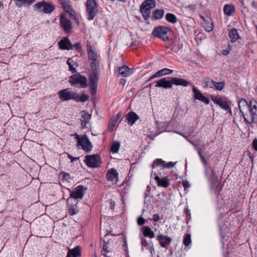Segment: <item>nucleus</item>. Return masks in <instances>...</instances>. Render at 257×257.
Returning <instances> with one entry per match:
<instances>
[{"label":"nucleus","instance_id":"1","mask_svg":"<svg viewBox=\"0 0 257 257\" xmlns=\"http://www.w3.org/2000/svg\"><path fill=\"white\" fill-rule=\"evenodd\" d=\"M87 52L90 67H99V56L95 47L92 46L90 43H88L87 44Z\"/></svg>","mask_w":257,"mask_h":257},{"label":"nucleus","instance_id":"2","mask_svg":"<svg viewBox=\"0 0 257 257\" xmlns=\"http://www.w3.org/2000/svg\"><path fill=\"white\" fill-rule=\"evenodd\" d=\"M156 6V2L153 0H146L140 6V11L145 20H148L151 15L152 9Z\"/></svg>","mask_w":257,"mask_h":257},{"label":"nucleus","instance_id":"3","mask_svg":"<svg viewBox=\"0 0 257 257\" xmlns=\"http://www.w3.org/2000/svg\"><path fill=\"white\" fill-rule=\"evenodd\" d=\"M69 82L71 85L78 88H85L87 86V78L80 73L74 74L69 77Z\"/></svg>","mask_w":257,"mask_h":257},{"label":"nucleus","instance_id":"4","mask_svg":"<svg viewBox=\"0 0 257 257\" xmlns=\"http://www.w3.org/2000/svg\"><path fill=\"white\" fill-rule=\"evenodd\" d=\"M211 100L216 104L218 105L222 109L228 110V112L232 115V111L230 107L231 101L227 98H222L220 95H211Z\"/></svg>","mask_w":257,"mask_h":257},{"label":"nucleus","instance_id":"5","mask_svg":"<svg viewBox=\"0 0 257 257\" xmlns=\"http://www.w3.org/2000/svg\"><path fill=\"white\" fill-rule=\"evenodd\" d=\"M205 168V173L207 176H208L209 173L211 172V175L209 178V183L211 189L213 190L215 193L219 192L220 191V187L217 183L218 177L216 176L215 173L213 172L210 167H208V165Z\"/></svg>","mask_w":257,"mask_h":257},{"label":"nucleus","instance_id":"6","mask_svg":"<svg viewBox=\"0 0 257 257\" xmlns=\"http://www.w3.org/2000/svg\"><path fill=\"white\" fill-rule=\"evenodd\" d=\"M34 8L37 12L44 14H51L55 9L54 5L44 1L35 4Z\"/></svg>","mask_w":257,"mask_h":257},{"label":"nucleus","instance_id":"7","mask_svg":"<svg viewBox=\"0 0 257 257\" xmlns=\"http://www.w3.org/2000/svg\"><path fill=\"white\" fill-rule=\"evenodd\" d=\"M87 19L92 20L97 13V4L95 0H87L86 4Z\"/></svg>","mask_w":257,"mask_h":257},{"label":"nucleus","instance_id":"8","mask_svg":"<svg viewBox=\"0 0 257 257\" xmlns=\"http://www.w3.org/2000/svg\"><path fill=\"white\" fill-rule=\"evenodd\" d=\"M84 161L88 167H98L100 165V157L99 155H87L85 157Z\"/></svg>","mask_w":257,"mask_h":257},{"label":"nucleus","instance_id":"9","mask_svg":"<svg viewBox=\"0 0 257 257\" xmlns=\"http://www.w3.org/2000/svg\"><path fill=\"white\" fill-rule=\"evenodd\" d=\"M77 146H81V149L86 152H90L93 148L91 143L86 135H82L80 140L77 144Z\"/></svg>","mask_w":257,"mask_h":257},{"label":"nucleus","instance_id":"10","mask_svg":"<svg viewBox=\"0 0 257 257\" xmlns=\"http://www.w3.org/2000/svg\"><path fill=\"white\" fill-rule=\"evenodd\" d=\"M58 95L61 100L67 101L70 99L75 100L76 93L72 91L69 88H66L59 91Z\"/></svg>","mask_w":257,"mask_h":257},{"label":"nucleus","instance_id":"11","mask_svg":"<svg viewBox=\"0 0 257 257\" xmlns=\"http://www.w3.org/2000/svg\"><path fill=\"white\" fill-rule=\"evenodd\" d=\"M161 165V159H157L154 161L152 165V172L151 174V178H154V180L156 181V183L159 187L161 186V179L157 175V171L158 170L157 168L160 167Z\"/></svg>","mask_w":257,"mask_h":257},{"label":"nucleus","instance_id":"12","mask_svg":"<svg viewBox=\"0 0 257 257\" xmlns=\"http://www.w3.org/2000/svg\"><path fill=\"white\" fill-rule=\"evenodd\" d=\"M86 188L81 185H79L75 187L74 189L70 192V197L75 199H81L85 193Z\"/></svg>","mask_w":257,"mask_h":257},{"label":"nucleus","instance_id":"13","mask_svg":"<svg viewBox=\"0 0 257 257\" xmlns=\"http://www.w3.org/2000/svg\"><path fill=\"white\" fill-rule=\"evenodd\" d=\"M60 24L61 27L66 32H70L72 29V23L65 14H62L60 16Z\"/></svg>","mask_w":257,"mask_h":257},{"label":"nucleus","instance_id":"14","mask_svg":"<svg viewBox=\"0 0 257 257\" xmlns=\"http://www.w3.org/2000/svg\"><path fill=\"white\" fill-rule=\"evenodd\" d=\"M106 178L108 181L112 184H116L118 181V174L116 169L111 168L109 169L106 174Z\"/></svg>","mask_w":257,"mask_h":257},{"label":"nucleus","instance_id":"15","mask_svg":"<svg viewBox=\"0 0 257 257\" xmlns=\"http://www.w3.org/2000/svg\"><path fill=\"white\" fill-rule=\"evenodd\" d=\"M192 91L194 93V97L195 99L201 101L205 104H208L209 103V99L204 96L196 87L194 86L192 88Z\"/></svg>","mask_w":257,"mask_h":257},{"label":"nucleus","instance_id":"16","mask_svg":"<svg viewBox=\"0 0 257 257\" xmlns=\"http://www.w3.org/2000/svg\"><path fill=\"white\" fill-rule=\"evenodd\" d=\"M80 113L81 116L80 119L81 127L82 128H86L87 127V124H88L90 119L91 115L85 111H81Z\"/></svg>","mask_w":257,"mask_h":257},{"label":"nucleus","instance_id":"17","mask_svg":"<svg viewBox=\"0 0 257 257\" xmlns=\"http://www.w3.org/2000/svg\"><path fill=\"white\" fill-rule=\"evenodd\" d=\"M91 68L92 71L89 75L90 83H97L99 75V67Z\"/></svg>","mask_w":257,"mask_h":257},{"label":"nucleus","instance_id":"18","mask_svg":"<svg viewBox=\"0 0 257 257\" xmlns=\"http://www.w3.org/2000/svg\"><path fill=\"white\" fill-rule=\"evenodd\" d=\"M125 118L128 124L132 126L139 119V116L136 112L131 111L126 114Z\"/></svg>","mask_w":257,"mask_h":257},{"label":"nucleus","instance_id":"19","mask_svg":"<svg viewBox=\"0 0 257 257\" xmlns=\"http://www.w3.org/2000/svg\"><path fill=\"white\" fill-rule=\"evenodd\" d=\"M58 44L60 49L61 50H69L73 49L71 43L67 38H65L61 40Z\"/></svg>","mask_w":257,"mask_h":257},{"label":"nucleus","instance_id":"20","mask_svg":"<svg viewBox=\"0 0 257 257\" xmlns=\"http://www.w3.org/2000/svg\"><path fill=\"white\" fill-rule=\"evenodd\" d=\"M81 255V247L77 246L74 248L69 249L66 257H79Z\"/></svg>","mask_w":257,"mask_h":257},{"label":"nucleus","instance_id":"21","mask_svg":"<svg viewBox=\"0 0 257 257\" xmlns=\"http://www.w3.org/2000/svg\"><path fill=\"white\" fill-rule=\"evenodd\" d=\"M190 142L194 146L196 150H198V154L200 158L202 164L204 165V167H206V166L208 165V162L209 160V156L205 157L202 154V152L201 150H199L197 147V146L192 142L190 141Z\"/></svg>","mask_w":257,"mask_h":257},{"label":"nucleus","instance_id":"22","mask_svg":"<svg viewBox=\"0 0 257 257\" xmlns=\"http://www.w3.org/2000/svg\"><path fill=\"white\" fill-rule=\"evenodd\" d=\"M190 142L194 146L196 150H198V154L200 158L202 164L204 165V167H206V166L208 165V162L209 160V156L205 157L202 154V152L201 150H199L197 147V146L192 142L190 141Z\"/></svg>","mask_w":257,"mask_h":257},{"label":"nucleus","instance_id":"23","mask_svg":"<svg viewBox=\"0 0 257 257\" xmlns=\"http://www.w3.org/2000/svg\"><path fill=\"white\" fill-rule=\"evenodd\" d=\"M172 83L176 85H181L184 87H187L190 84L189 82L186 80L178 77L172 78Z\"/></svg>","mask_w":257,"mask_h":257},{"label":"nucleus","instance_id":"24","mask_svg":"<svg viewBox=\"0 0 257 257\" xmlns=\"http://www.w3.org/2000/svg\"><path fill=\"white\" fill-rule=\"evenodd\" d=\"M67 64L69 66V70L72 73L76 72V68L78 67V63L74 60L73 58L67 59Z\"/></svg>","mask_w":257,"mask_h":257},{"label":"nucleus","instance_id":"25","mask_svg":"<svg viewBox=\"0 0 257 257\" xmlns=\"http://www.w3.org/2000/svg\"><path fill=\"white\" fill-rule=\"evenodd\" d=\"M118 72L122 77H127L132 73L130 69L126 65L119 67L118 69Z\"/></svg>","mask_w":257,"mask_h":257},{"label":"nucleus","instance_id":"26","mask_svg":"<svg viewBox=\"0 0 257 257\" xmlns=\"http://www.w3.org/2000/svg\"><path fill=\"white\" fill-rule=\"evenodd\" d=\"M59 1L66 12L69 13L72 11V6L69 0H59Z\"/></svg>","mask_w":257,"mask_h":257},{"label":"nucleus","instance_id":"27","mask_svg":"<svg viewBox=\"0 0 257 257\" xmlns=\"http://www.w3.org/2000/svg\"><path fill=\"white\" fill-rule=\"evenodd\" d=\"M229 37L232 43L235 42L238 39L240 38L236 29H232L229 31Z\"/></svg>","mask_w":257,"mask_h":257},{"label":"nucleus","instance_id":"28","mask_svg":"<svg viewBox=\"0 0 257 257\" xmlns=\"http://www.w3.org/2000/svg\"><path fill=\"white\" fill-rule=\"evenodd\" d=\"M203 83L204 84V88H209L214 89L215 81L213 80L210 78H205L203 80Z\"/></svg>","mask_w":257,"mask_h":257},{"label":"nucleus","instance_id":"29","mask_svg":"<svg viewBox=\"0 0 257 257\" xmlns=\"http://www.w3.org/2000/svg\"><path fill=\"white\" fill-rule=\"evenodd\" d=\"M166 20L172 24H175L177 22V18L175 15L172 13H167L165 16Z\"/></svg>","mask_w":257,"mask_h":257},{"label":"nucleus","instance_id":"30","mask_svg":"<svg viewBox=\"0 0 257 257\" xmlns=\"http://www.w3.org/2000/svg\"><path fill=\"white\" fill-rule=\"evenodd\" d=\"M223 11L225 15L231 16L234 11V8L231 5H225L223 8Z\"/></svg>","mask_w":257,"mask_h":257},{"label":"nucleus","instance_id":"31","mask_svg":"<svg viewBox=\"0 0 257 257\" xmlns=\"http://www.w3.org/2000/svg\"><path fill=\"white\" fill-rule=\"evenodd\" d=\"M202 25L205 30L207 32H211L213 29V24L212 22L204 20Z\"/></svg>","mask_w":257,"mask_h":257},{"label":"nucleus","instance_id":"32","mask_svg":"<svg viewBox=\"0 0 257 257\" xmlns=\"http://www.w3.org/2000/svg\"><path fill=\"white\" fill-rule=\"evenodd\" d=\"M89 99V96L85 94H82L80 95L76 93L75 100L77 102H85Z\"/></svg>","mask_w":257,"mask_h":257},{"label":"nucleus","instance_id":"33","mask_svg":"<svg viewBox=\"0 0 257 257\" xmlns=\"http://www.w3.org/2000/svg\"><path fill=\"white\" fill-rule=\"evenodd\" d=\"M143 234L145 236H149L150 238H153L155 236L154 232L148 226L144 227Z\"/></svg>","mask_w":257,"mask_h":257},{"label":"nucleus","instance_id":"34","mask_svg":"<svg viewBox=\"0 0 257 257\" xmlns=\"http://www.w3.org/2000/svg\"><path fill=\"white\" fill-rule=\"evenodd\" d=\"M110 252H111V250L108 249V244L104 241L102 248V254L106 257H111L108 255Z\"/></svg>","mask_w":257,"mask_h":257},{"label":"nucleus","instance_id":"35","mask_svg":"<svg viewBox=\"0 0 257 257\" xmlns=\"http://www.w3.org/2000/svg\"><path fill=\"white\" fill-rule=\"evenodd\" d=\"M172 78L171 80H166L165 78L162 79V87L171 88L172 87Z\"/></svg>","mask_w":257,"mask_h":257},{"label":"nucleus","instance_id":"36","mask_svg":"<svg viewBox=\"0 0 257 257\" xmlns=\"http://www.w3.org/2000/svg\"><path fill=\"white\" fill-rule=\"evenodd\" d=\"M172 241L171 237L162 235V247H165L169 244Z\"/></svg>","mask_w":257,"mask_h":257},{"label":"nucleus","instance_id":"37","mask_svg":"<svg viewBox=\"0 0 257 257\" xmlns=\"http://www.w3.org/2000/svg\"><path fill=\"white\" fill-rule=\"evenodd\" d=\"M225 82L224 81L221 82L215 81L214 89L218 91L222 90L225 87Z\"/></svg>","mask_w":257,"mask_h":257},{"label":"nucleus","instance_id":"38","mask_svg":"<svg viewBox=\"0 0 257 257\" xmlns=\"http://www.w3.org/2000/svg\"><path fill=\"white\" fill-rule=\"evenodd\" d=\"M120 143L118 142H113L111 147V151L113 153H116L118 152L120 148Z\"/></svg>","mask_w":257,"mask_h":257},{"label":"nucleus","instance_id":"39","mask_svg":"<svg viewBox=\"0 0 257 257\" xmlns=\"http://www.w3.org/2000/svg\"><path fill=\"white\" fill-rule=\"evenodd\" d=\"M165 34L168 36L173 35L172 31L171 29L166 26H162V38L163 39V34Z\"/></svg>","mask_w":257,"mask_h":257},{"label":"nucleus","instance_id":"40","mask_svg":"<svg viewBox=\"0 0 257 257\" xmlns=\"http://www.w3.org/2000/svg\"><path fill=\"white\" fill-rule=\"evenodd\" d=\"M176 163L177 162L173 163L172 162L166 163L165 161H163L162 160V167H163L164 168H166L167 169H170L173 168Z\"/></svg>","mask_w":257,"mask_h":257},{"label":"nucleus","instance_id":"41","mask_svg":"<svg viewBox=\"0 0 257 257\" xmlns=\"http://www.w3.org/2000/svg\"><path fill=\"white\" fill-rule=\"evenodd\" d=\"M77 206L76 205H70L68 208V213L70 215H73L77 213Z\"/></svg>","mask_w":257,"mask_h":257},{"label":"nucleus","instance_id":"42","mask_svg":"<svg viewBox=\"0 0 257 257\" xmlns=\"http://www.w3.org/2000/svg\"><path fill=\"white\" fill-rule=\"evenodd\" d=\"M191 242V235L190 234H187L183 239V243L185 246H188L190 244Z\"/></svg>","mask_w":257,"mask_h":257},{"label":"nucleus","instance_id":"43","mask_svg":"<svg viewBox=\"0 0 257 257\" xmlns=\"http://www.w3.org/2000/svg\"><path fill=\"white\" fill-rule=\"evenodd\" d=\"M154 37L161 38V26L157 27L153 32Z\"/></svg>","mask_w":257,"mask_h":257},{"label":"nucleus","instance_id":"44","mask_svg":"<svg viewBox=\"0 0 257 257\" xmlns=\"http://www.w3.org/2000/svg\"><path fill=\"white\" fill-rule=\"evenodd\" d=\"M152 17L155 20L161 19V10L159 9L155 10L153 13Z\"/></svg>","mask_w":257,"mask_h":257},{"label":"nucleus","instance_id":"45","mask_svg":"<svg viewBox=\"0 0 257 257\" xmlns=\"http://www.w3.org/2000/svg\"><path fill=\"white\" fill-rule=\"evenodd\" d=\"M97 83H90L89 87L91 89V92L95 94L97 90Z\"/></svg>","mask_w":257,"mask_h":257},{"label":"nucleus","instance_id":"46","mask_svg":"<svg viewBox=\"0 0 257 257\" xmlns=\"http://www.w3.org/2000/svg\"><path fill=\"white\" fill-rule=\"evenodd\" d=\"M170 183L167 177L162 178V187L166 188L170 185Z\"/></svg>","mask_w":257,"mask_h":257},{"label":"nucleus","instance_id":"47","mask_svg":"<svg viewBox=\"0 0 257 257\" xmlns=\"http://www.w3.org/2000/svg\"><path fill=\"white\" fill-rule=\"evenodd\" d=\"M116 122L114 121L113 120H111L109 124L108 130L110 132L113 131L115 126L116 125Z\"/></svg>","mask_w":257,"mask_h":257},{"label":"nucleus","instance_id":"48","mask_svg":"<svg viewBox=\"0 0 257 257\" xmlns=\"http://www.w3.org/2000/svg\"><path fill=\"white\" fill-rule=\"evenodd\" d=\"M173 72V70L168 68L162 69V76L171 74Z\"/></svg>","mask_w":257,"mask_h":257},{"label":"nucleus","instance_id":"49","mask_svg":"<svg viewBox=\"0 0 257 257\" xmlns=\"http://www.w3.org/2000/svg\"><path fill=\"white\" fill-rule=\"evenodd\" d=\"M173 35H167L165 34H163V39L162 38V41L164 42H170L171 39L172 38Z\"/></svg>","mask_w":257,"mask_h":257},{"label":"nucleus","instance_id":"50","mask_svg":"<svg viewBox=\"0 0 257 257\" xmlns=\"http://www.w3.org/2000/svg\"><path fill=\"white\" fill-rule=\"evenodd\" d=\"M24 6H29L33 3L35 0H22Z\"/></svg>","mask_w":257,"mask_h":257},{"label":"nucleus","instance_id":"51","mask_svg":"<svg viewBox=\"0 0 257 257\" xmlns=\"http://www.w3.org/2000/svg\"><path fill=\"white\" fill-rule=\"evenodd\" d=\"M62 179L68 182H69V180L70 179V176L67 173H62Z\"/></svg>","mask_w":257,"mask_h":257},{"label":"nucleus","instance_id":"52","mask_svg":"<svg viewBox=\"0 0 257 257\" xmlns=\"http://www.w3.org/2000/svg\"><path fill=\"white\" fill-rule=\"evenodd\" d=\"M122 115V113L121 112H119L112 119L114 120V121L116 122L118 121V120L119 119V118L121 117Z\"/></svg>","mask_w":257,"mask_h":257},{"label":"nucleus","instance_id":"53","mask_svg":"<svg viewBox=\"0 0 257 257\" xmlns=\"http://www.w3.org/2000/svg\"><path fill=\"white\" fill-rule=\"evenodd\" d=\"M182 185L185 190L188 188L190 186V184L187 181H183L182 182Z\"/></svg>","mask_w":257,"mask_h":257},{"label":"nucleus","instance_id":"54","mask_svg":"<svg viewBox=\"0 0 257 257\" xmlns=\"http://www.w3.org/2000/svg\"><path fill=\"white\" fill-rule=\"evenodd\" d=\"M16 5L18 7H21L23 5L22 0H14Z\"/></svg>","mask_w":257,"mask_h":257},{"label":"nucleus","instance_id":"55","mask_svg":"<svg viewBox=\"0 0 257 257\" xmlns=\"http://www.w3.org/2000/svg\"><path fill=\"white\" fill-rule=\"evenodd\" d=\"M252 147L257 151V139H254L252 141Z\"/></svg>","mask_w":257,"mask_h":257},{"label":"nucleus","instance_id":"56","mask_svg":"<svg viewBox=\"0 0 257 257\" xmlns=\"http://www.w3.org/2000/svg\"><path fill=\"white\" fill-rule=\"evenodd\" d=\"M138 223L140 225H143L145 223V220H144V219L142 218V217H139L138 219Z\"/></svg>","mask_w":257,"mask_h":257},{"label":"nucleus","instance_id":"57","mask_svg":"<svg viewBox=\"0 0 257 257\" xmlns=\"http://www.w3.org/2000/svg\"><path fill=\"white\" fill-rule=\"evenodd\" d=\"M161 76V70L157 71L154 75H152L150 79H153L155 77H158Z\"/></svg>","mask_w":257,"mask_h":257},{"label":"nucleus","instance_id":"58","mask_svg":"<svg viewBox=\"0 0 257 257\" xmlns=\"http://www.w3.org/2000/svg\"><path fill=\"white\" fill-rule=\"evenodd\" d=\"M152 86H154V87H161V80H159V81H157L155 83H153L152 84Z\"/></svg>","mask_w":257,"mask_h":257},{"label":"nucleus","instance_id":"59","mask_svg":"<svg viewBox=\"0 0 257 257\" xmlns=\"http://www.w3.org/2000/svg\"><path fill=\"white\" fill-rule=\"evenodd\" d=\"M72 136H74L75 139L77 140V142H79V140H80L81 138V136H79L77 134H74L72 135Z\"/></svg>","mask_w":257,"mask_h":257},{"label":"nucleus","instance_id":"60","mask_svg":"<svg viewBox=\"0 0 257 257\" xmlns=\"http://www.w3.org/2000/svg\"><path fill=\"white\" fill-rule=\"evenodd\" d=\"M153 219L155 221H158L160 219V217L159 214H155L153 216Z\"/></svg>","mask_w":257,"mask_h":257},{"label":"nucleus","instance_id":"61","mask_svg":"<svg viewBox=\"0 0 257 257\" xmlns=\"http://www.w3.org/2000/svg\"><path fill=\"white\" fill-rule=\"evenodd\" d=\"M74 47L77 50H80L81 49V45L80 43H76L74 45Z\"/></svg>","mask_w":257,"mask_h":257},{"label":"nucleus","instance_id":"62","mask_svg":"<svg viewBox=\"0 0 257 257\" xmlns=\"http://www.w3.org/2000/svg\"><path fill=\"white\" fill-rule=\"evenodd\" d=\"M123 246L124 248L128 247L127 243V241H126V239L125 238H124L123 239Z\"/></svg>","mask_w":257,"mask_h":257},{"label":"nucleus","instance_id":"63","mask_svg":"<svg viewBox=\"0 0 257 257\" xmlns=\"http://www.w3.org/2000/svg\"><path fill=\"white\" fill-rule=\"evenodd\" d=\"M124 252L125 253L126 256L128 257V247L124 248Z\"/></svg>","mask_w":257,"mask_h":257},{"label":"nucleus","instance_id":"64","mask_svg":"<svg viewBox=\"0 0 257 257\" xmlns=\"http://www.w3.org/2000/svg\"><path fill=\"white\" fill-rule=\"evenodd\" d=\"M229 53V51L227 50H223V54L224 55H227Z\"/></svg>","mask_w":257,"mask_h":257}]
</instances>
